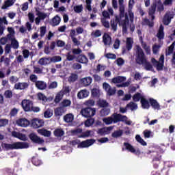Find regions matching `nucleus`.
I'll return each mask as SVG.
<instances>
[{
  "mask_svg": "<svg viewBox=\"0 0 175 175\" xmlns=\"http://www.w3.org/2000/svg\"><path fill=\"white\" fill-rule=\"evenodd\" d=\"M31 163L34 166H40L43 163L42 162V160L39 159V156L36 155L31 158Z\"/></svg>",
  "mask_w": 175,
  "mask_h": 175,
  "instance_id": "29",
  "label": "nucleus"
},
{
  "mask_svg": "<svg viewBox=\"0 0 175 175\" xmlns=\"http://www.w3.org/2000/svg\"><path fill=\"white\" fill-rule=\"evenodd\" d=\"M16 124L18 125V126H23L24 128H27V126L29 125L30 122L29 120L26 118H20L16 120Z\"/></svg>",
  "mask_w": 175,
  "mask_h": 175,
  "instance_id": "19",
  "label": "nucleus"
},
{
  "mask_svg": "<svg viewBox=\"0 0 175 175\" xmlns=\"http://www.w3.org/2000/svg\"><path fill=\"white\" fill-rule=\"evenodd\" d=\"M123 144H124L126 150L129 151V152H132L133 154H135V155H140V154H142V152H140V150L135 149V148L133 147V146H132V144H131L128 142H124Z\"/></svg>",
  "mask_w": 175,
  "mask_h": 175,
  "instance_id": "12",
  "label": "nucleus"
},
{
  "mask_svg": "<svg viewBox=\"0 0 175 175\" xmlns=\"http://www.w3.org/2000/svg\"><path fill=\"white\" fill-rule=\"evenodd\" d=\"M135 140L137 142V143H139L141 146H147V142H146V141H144V139H143V138H142V137L139 135L135 136Z\"/></svg>",
  "mask_w": 175,
  "mask_h": 175,
  "instance_id": "44",
  "label": "nucleus"
},
{
  "mask_svg": "<svg viewBox=\"0 0 175 175\" xmlns=\"http://www.w3.org/2000/svg\"><path fill=\"white\" fill-rule=\"evenodd\" d=\"M44 117L45 118H51V117H53V112H51L50 110H46L44 113Z\"/></svg>",
  "mask_w": 175,
  "mask_h": 175,
  "instance_id": "60",
  "label": "nucleus"
},
{
  "mask_svg": "<svg viewBox=\"0 0 175 175\" xmlns=\"http://www.w3.org/2000/svg\"><path fill=\"white\" fill-rule=\"evenodd\" d=\"M173 17H174V15L172 14V12H166L163 20L164 25H169L170 23L172 22V18H173Z\"/></svg>",
  "mask_w": 175,
  "mask_h": 175,
  "instance_id": "15",
  "label": "nucleus"
},
{
  "mask_svg": "<svg viewBox=\"0 0 175 175\" xmlns=\"http://www.w3.org/2000/svg\"><path fill=\"white\" fill-rule=\"evenodd\" d=\"M70 91H71L70 88H69V86H66L60 92L62 94H63V95H66V94H69V92H70Z\"/></svg>",
  "mask_w": 175,
  "mask_h": 175,
  "instance_id": "59",
  "label": "nucleus"
},
{
  "mask_svg": "<svg viewBox=\"0 0 175 175\" xmlns=\"http://www.w3.org/2000/svg\"><path fill=\"white\" fill-rule=\"evenodd\" d=\"M103 42L105 46L110 45L111 43V37L109 34H105L103 36Z\"/></svg>",
  "mask_w": 175,
  "mask_h": 175,
  "instance_id": "30",
  "label": "nucleus"
},
{
  "mask_svg": "<svg viewBox=\"0 0 175 175\" xmlns=\"http://www.w3.org/2000/svg\"><path fill=\"white\" fill-rule=\"evenodd\" d=\"M103 121L104 123H105V125H110L113 123L116 124L114 119V113H113L110 117L103 118Z\"/></svg>",
  "mask_w": 175,
  "mask_h": 175,
  "instance_id": "24",
  "label": "nucleus"
},
{
  "mask_svg": "<svg viewBox=\"0 0 175 175\" xmlns=\"http://www.w3.org/2000/svg\"><path fill=\"white\" fill-rule=\"evenodd\" d=\"M115 122H125L128 120L126 116L121 115V113H114Z\"/></svg>",
  "mask_w": 175,
  "mask_h": 175,
  "instance_id": "17",
  "label": "nucleus"
},
{
  "mask_svg": "<svg viewBox=\"0 0 175 175\" xmlns=\"http://www.w3.org/2000/svg\"><path fill=\"white\" fill-rule=\"evenodd\" d=\"M81 114L85 118H92L96 114V109L91 107L83 108L81 111Z\"/></svg>",
  "mask_w": 175,
  "mask_h": 175,
  "instance_id": "6",
  "label": "nucleus"
},
{
  "mask_svg": "<svg viewBox=\"0 0 175 175\" xmlns=\"http://www.w3.org/2000/svg\"><path fill=\"white\" fill-rule=\"evenodd\" d=\"M3 148H5L6 151L10 150H24L25 148H29V144L27 142H14L13 144H2Z\"/></svg>",
  "mask_w": 175,
  "mask_h": 175,
  "instance_id": "4",
  "label": "nucleus"
},
{
  "mask_svg": "<svg viewBox=\"0 0 175 175\" xmlns=\"http://www.w3.org/2000/svg\"><path fill=\"white\" fill-rule=\"evenodd\" d=\"M94 122H95V119L90 118V119H88L85 121V126H87V127L92 126V125H94Z\"/></svg>",
  "mask_w": 175,
  "mask_h": 175,
  "instance_id": "48",
  "label": "nucleus"
},
{
  "mask_svg": "<svg viewBox=\"0 0 175 175\" xmlns=\"http://www.w3.org/2000/svg\"><path fill=\"white\" fill-rule=\"evenodd\" d=\"M142 65H144L146 70H151V69H152V65H151V63L147 61V59L145 60L144 64H142Z\"/></svg>",
  "mask_w": 175,
  "mask_h": 175,
  "instance_id": "52",
  "label": "nucleus"
},
{
  "mask_svg": "<svg viewBox=\"0 0 175 175\" xmlns=\"http://www.w3.org/2000/svg\"><path fill=\"white\" fill-rule=\"evenodd\" d=\"M46 27L45 26H42L40 27V36H41V38H43V36H44V35H46Z\"/></svg>",
  "mask_w": 175,
  "mask_h": 175,
  "instance_id": "64",
  "label": "nucleus"
},
{
  "mask_svg": "<svg viewBox=\"0 0 175 175\" xmlns=\"http://www.w3.org/2000/svg\"><path fill=\"white\" fill-rule=\"evenodd\" d=\"M37 97L39 100H42V102L44 103L47 102L48 100L47 97L42 92L38 93Z\"/></svg>",
  "mask_w": 175,
  "mask_h": 175,
  "instance_id": "47",
  "label": "nucleus"
},
{
  "mask_svg": "<svg viewBox=\"0 0 175 175\" xmlns=\"http://www.w3.org/2000/svg\"><path fill=\"white\" fill-rule=\"evenodd\" d=\"M70 133L72 136H77V137H79V136L83 133V129L78 128L71 130Z\"/></svg>",
  "mask_w": 175,
  "mask_h": 175,
  "instance_id": "37",
  "label": "nucleus"
},
{
  "mask_svg": "<svg viewBox=\"0 0 175 175\" xmlns=\"http://www.w3.org/2000/svg\"><path fill=\"white\" fill-rule=\"evenodd\" d=\"M157 10L159 13H162L165 10V6L161 0L153 2L148 8V15L151 17L152 20H155V12Z\"/></svg>",
  "mask_w": 175,
  "mask_h": 175,
  "instance_id": "2",
  "label": "nucleus"
},
{
  "mask_svg": "<svg viewBox=\"0 0 175 175\" xmlns=\"http://www.w3.org/2000/svg\"><path fill=\"white\" fill-rule=\"evenodd\" d=\"M60 23L61 17H59L58 15H56L52 18L51 21L50 22V24L52 27H57V25H59Z\"/></svg>",
  "mask_w": 175,
  "mask_h": 175,
  "instance_id": "25",
  "label": "nucleus"
},
{
  "mask_svg": "<svg viewBox=\"0 0 175 175\" xmlns=\"http://www.w3.org/2000/svg\"><path fill=\"white\" fill-rule=\"evenodd\" d=\"M29 87V83L27 82H18L15 83L14 88L15 90H19L20 91H23L24 90H27Z\"/></svg>",
  "mask_w": 175,
  "mask_h": 175,
  "instance_id": "14",
  "label": "nucleus"
},
{
  "mask_svg": "<svg viewBox=\"0 0 175 175\" xmlns=\"http://www.w3.org/2000/svg\"><path fill=\"white\" fill-rule=\"evenodd\" d=\"M155 148L152 147L149 148L148 151L145 153V155H150V157H153L152 163L154 169H158L159 167V163H161V160L162 159V156L158 154Z\"/></svg>",
  "mask_w": 175,
  "mask_h": 175,
  "instance_id": "3",
  "label": "nucleus"
},
{
  "mask_svg": "<svg viewBox=\"0 0 175 175\" xmlns=\"http://www.w3.org/2000/svg\"><path fill=\"white\" fill-rule=\"evenodd\" d=\"M133 46V40L132 38H127L126 40V49L127 51H131L132 47Z\"/></svg>",
  "mask_w": 175,
  "mask_h": 175,
  "instance_id": "28",
  "label": "nucleus"
},
{
  "mask_svg": "<svg viewBox=\"0 0 175 175\" xmlns=\"http://www.w3.org/2000/svg\"><path fill=\"white\" fill-rule=\"evenodd\" d=\"M44 126V120L38 118H33L31 121V126L33 129H38V128H42Z\"/></svg>",
  "mask_w": 175,
  "mask_h": 175,
  "instance_id": "9",
  "label": "nucleus"
},
{
  "mask_svg": "<svg viewBox=\"0 0 175 175\" xmlns=\"http://www.w3.org/2000/svg\"><path fill=\"white\" fill-rule=\"evenodd\" d=\"M64 120L65 122L69 123L72 122L74 120L73 114L72 113H68L66 116H64Z\"/></svg>",
  "mask_w": 175,
  "mask_h": 175,
  "instance_id": "42",
  "label": "nucleus"
},
{
  "mask_svg": "<svg viewBox=\"0 0 175 175\" xmlns=\"http://www.w3.org/2000/svg\"><path fill=\"white\" fill-rule=\"evenodd\" d=\"M73 9L75 13H81L83 12V5H75Z\"/></svg>",
  "mask_w": 175,
  "mask_h": 175,
  "instance_id": "54",
  "label": "nucleus"
},
{
  "mask_svg": "<svg viewBox=\"0 0 175 175\" xmlns=\"http://www.w3.org/2000/svg\"><path fill=\"white\" fill-rule=\"evenodd\" d=\"M77 59L80 64H88V58L85 55H79Z\"/></svg>",
  "mask_w": 175,
  "mask_h": 175,
  "instance_id": "33",
  "label": "nucleus"
},
{
  "mask_svg": "<svg viewBox=\"0 0 175 175\" xmlns=\"http://www.w3.org/2000/svg\"><path fill=\"white\" fill-rule=\"evenodd\" d=\"M66 57L67 61H73V59H76V56L75 55H72L71 52L67 53Z\"/></svg>",
  "mask_w": 175,
  "mask_h": 175,
  "instance_id": "56",
  "label": "nucleus"
},
{
  "mask_svg": "<svg viewBox=\"0 0 175 175\" xmlns=\"http://www.w3.org/2000/svg\"><path fill=\"white\" fill-rule=\"evenodd\" d=\"M123 133H124V131H122V130H121V129H119V130L115 131L113 133H112L111 137L115 139H117L118 137H121V136H122Z\"/></svg>",
  "mask_w": 175,
  "mask_h": 175,
  "instance_id": "39",
  "label": "nucleus"
},
{
  "mask_svg": "<svg viewBox=\"0 0 175 175\" xmlns=\"http://www.w3.org/2000/svg\"><path fill=\"white\" fill-rule=\"evenodd\" d=\"M81 83L84 87H88V85L92 83V78H91V77L83 78L81 79Z\"/></svg>",
  "mask_w": 175,
  "mask_h": 175,
  "instance_id": "34",
  "label": "nucleus"
},
{
  "mask_svg": "<svg viewBox=\"0 0 175 175\" xmlns=\"http://www.w3.org/2000/svg\"><path fill=\"white\" fill-rule=\"evenodd\" d=\"M141 105H142V109H150V103H148V100L144 98V97L141 100Z\"/></svg>",
  "mask_w": 175,
  "mask_h": 175,
  "instance_id": "38",
  "label": "nucleus"
},
{
  "mask_svg": "<svg viewBox=\"0 0 175 175\" xmlns=\"http://www.w3.org/2000/svg\"><path fill=\"white\" fill-rule=\"evenodd\" d=\"M38 64L42 66L50 65L51 64V57H42L38 61Z\"/></svg>",
  "mask_w": 175,
  "mask_h": 175,
  "instance_id": "27",
  "label": "nucleus"
},
{
  "mask_svg": "<svg viewBox=\"0 0 175 175\" xmlns=\"http://www.w3.org/2000/svg\"><path fill=\"white\" fill-rule=\"evenodd\" d=\"M98 105L99 107H103V109L109 107V103L106 100H99L98 101Z\"/></svg>",
  "mask_w": 175,
  "mask_h": 175,
  "instance_id": "45",
  "label": "nucleus"
},
{
  "mask_svg": "<svg viewBox=\"0 0 175 175\" xmlns=\"http://www.w3.org/2000/svg\"><path fill=\"white\" fill-rule=\"evenodd\" d=\"M103 88L107 92V95H108V96H114L116 92H117V90L116 89V87L111 88L110 84L106 82L103 83Z\"/></svg>",
  "mask_w": 175,
  "mask_h": 175,
  "instance_id": "8",
  "label": "nucleus"
},
{
  "mask_svg": "<svg viewBox=\"0 0 175 175\" xmlns=\"http://www.w3.org/2000/svg\"><path fill=\"white\" fill-rule=\"evenodd\" d=\"M29 79H30V81H31L32 83H35V84H36V83H38V76H36L33 74L30 75Z\"/></svg>",
  "mask_w": 175,
  "mask_h": 175,
  "instance_id": "63",
  "label": "nucleus"
},
{
  "mask_svg": "<svg viewBox=\"0 0 175 175\" xmlns=\"http://www.w3.org/2000/svg\"><path fill=\"white\" fill-rule=\"evenodd\" d=\"M114 126H110L109 127H103L99 129L97 131L98 135L100 136H106V135H110L112 129H113Z\"/></svg>",
  "mask_w": 175,
  "mask_h": 175,
  "instance_id": "11",
  "label": "nucleus"
},
{
  "mask_svg": "<svg viewBox=\"0 0 175 175\" xmlns=\"http://www.w3.org/2000/svg\"><path fill=\"white\" fill-rule=\"evenodd\" d=\"M94 143H95V139H86L81 142L79 145V147H81V148H86L87 147L92 146Z\"/></svg>",
  "mask_w": 175,
  "mask_h": 175,
  "instance_id": "16",
  "label": "nucleus"
},
{
  "mask_svg": "<svg viewBox=\"0 0 175 175\" xmlns=\"http://www.w3.org/2000/svg\"><path fill=\"white\" fill-rule=\"evenodd\" d=\"M90 92L87 89L81 90L77 93L78 99H84L88 98Z\"/></svg>",
  "mask_w": 175,
  "mask_h": 175,
  "instance_id": "18",
  "label": "nucleus"
},
{
  "mask_svg": "<svg viewBox=\"0 0 175 175\" xmlns=\"http://www.w3.org/2000/svg\"><path fill=\"white\" fill-rule=\"evenodd\" d=\"M53 135L55 137H62L65 135V131L62 129H56L53 131Z\"/></svg>",
  "mask_w": 175,
  "mask_h": 175,
  "instance_id": "35",
  "label": "nucleus"
},
{
  "mask_svg": "<svg viewBox=\"0 0 175 175\" xmlns=\"http://www.w3.org/2000/svg\"><path fill=\"white\" fill-rule=\"evenodd\" d=\"M65 111H66V109L63 107L60 106L57 107L54 110L55 117H61V116H62Z\"/></svg>",
  "mask_w": 175,
  "mask_h": 175,
  "instance_id": "20",
  "label": "nucleus"
},
{
  "mask_svg": "<svg viewBox=\"0 0 175 175\" xmlns=\"http://www.w3.org/2000/svg\"><path fill=\"white\" fill-rule=\"evenodd\" d=\"M7 38L8 40H10L11 42V47H12V49H14V50H17V49H18L19 47L18 41H17V40H16V38L12 34H8Z\"/></svg>",
  "mask_w": 175,
  "mask_h": 175,
  "instance_id": "13",
  "label": "nucleus"
},
{
  "mask_svg": "<svg viewBox=\"0 0 175 175\" xmlns=\"http://www.w3.org/2000/svg\"><path fill=\"white\" fill-rule=\"evenodd\" d=\"M163 65L164 63L163 62H159L157 65H156V69L157 70L159 71V70H163Z\"/></svg>",
  "mask_w": 175,
  "mask_h": 175,
  "instance_id": "61",
  "label": "nucleus"
},
{
  "mask_svg": "<svg viewBox=\"0 0 175 175\" xmlns=\"http://www.w3.org/2000/svg\"><path fill=\"white\" fill-rule=\"evenodd\" d=\"M21 106L24 111H31V109L32 106H33V102H32L31 100L24 99L21 102Z\"/></svg>",
  "mask_w": 175,
  "mask_h": 175,
  "instance_id": "10",
  "label": "nucleus"
},
{
  "mask_svg": "<svg viewBox=\"0 0 175 175\" xmlns=\"http://www.w3.org/2000/svg\"><path fill=\"white\" fill-rule=\"evenodd\" d=\"M144 97L140 93L137 92L133 96V102H139V100L142 101Z\"/></svg>",
  "mask_w": 175,
  "mask_h": 175,
  "instance_id": "40",
  "label": "nucleus"
},
{
  "mask_svg": "<svg viewBox=\"0 0 175 175\" xmlns=\"http://www.w3.org/2000/svg\"><path fill=\"white\" fill-rule=\"evenodd\" d=\"M100 21H101V24L103 25V27H104L105 28H110V23L107 21H106V18H100Z\"/></svg>",
  "mask_w": 175,
  "mask_h": 175,
  "instance_id": "49",
  "label": "nucleus"
},
{
  "mask_svg": "<svg viewBox=\"0 0 175 175\" xmlns=\"http://www.w3.org/2000/svg\"><path fill=\"white\" fill-rule=\"evenodd\" d=\"M62 98H64V94L59 91L55 96L54 100L55 103H59L62 100Z\"/></svg>",
  "mask_w": 175,
  "mask_h": 175,
  "instance_id": "43",
  "label": "nucleus"
},
{
  "mask_svg": "<svg viewBox=\"0 0 175 175\" xmlns=\"http://www.w3.org/2000/svg\"><path fill=\"white\" fill-rule=\"evenodd\" d=\"M126 107H129L131 109V110H132V111H133V110H136L137 109V104L131 101L129 104L126 105Z\"/></svg>",
  "mask_w": 175,
  "mask_h": 175,
  "instance_id": "50",
  "label": "nucleus"
},
{
  "mask_svg": "<svg viewBox=\"0 0 175 175\" xmlns=\"http://www.w3.org/2000/svg\"><path fill=\"white\" fill-rule=\"evenodd\" d=\"M149 102L150 103V106H152L154 110H159L161 109V106L157 100L154 98H150Z\"/></svg>",
  "mask_w": 175,
  "mask_h": 175,
  "instance_id": "26",
  "label": "nucleus"
},
{
  "mask_svg": "<svg viewBox=\"0 0 175 175\" xmlns=\"http://www.w3.org/2000/svg\"><path fill=\"white\" fill-rule=\"evenodd\" d=\"M125 80H126V78L124 77H122V76H118L116 77H113L111 79L112 83H113V84H117L118 83H122L123 81H125Z\"/></svg>",
  "mask_w": 175,
  "mask_h": 175,
  "instance_id": "31",
  "label": "nucleus"
},
{
  "mask_svg": "<svg viewBox=\"0 0 175 175\" xmlns=\"http://www.w3.org/2000/svg\"><path fill=\"white\" fill-rule=\"evenodd\" d=\"M165 27L163 25H161L157 34V37L159 40H162V39L165 38V32L163 31Z\"/></svg>",
  "mask_w": 175,
  "mask_h": 175,
  "instance_id": "21",
  "label": "nucleus"
},
{
  "mask_svg": "<svg viewBox=\"0 0 175 175\" xmlns=\"http://www.w3.org/2000/svg\"><path fill=\"white\" fill-rule=\"evenodd\" d=\"M119 4V16H116L115 18L110 21L111 29L113 32H117L118 25H121V18L125 16V5H124V0H118Z\"/></svg>",
  "mask_w": 175,
  "mask_h": 175,
  "instance_id": "1",
  "label": "nucleus"
},
{
  "mask_svg": "<svg viewBox=\"0 0 175 175\" xmlns=\"http://www.w3.org/2000/svg\"><path fill=\"white\" fill-rule=\"evenodd\" d=\"M9 124V120L8 119H0V128L2 126H6Z\"/></svg>",
  "mask_w": 175,
  "mask_h": 175,
  "instance_id": "57",
  "label": "nucleus"
},
{
  "mask_svg": "<svg viewBox=\"0 0 175 175\" xmlns=\"http://www.w3.org/2000/svg\"><path fill=\"white\" fill-rule=\"evenodd\" d=\"M100 114L102 117H105L106 116H109L110 114V109L109 108H103L100 111Z\"/></svg>",
  "mask_w": 175,
  "mask_h": 175,
  "instance_id": "46",
  "label": "nucleus"
},
{
  "mask_svg": "<svg viewBox=\"0 0 175 175\" xmlns=\"http://www.w3.org/2000/svg\"><path fill=\"white\" fill-rule=\"evenodd\" d=\"M38 133L39 135H41L42 136H44V137H50L51 136V131L44 129H41L37 130Z\"/></svg>",
  "mask_w": 175,
  "mask_h": 175,
  "instance_id": "23",
  "label": "nucleus"
},
{
  "mask_svg": "<svg viewBox=\"0 0 175 175\" xmlns=\"http://www.w3.org/2000/svg\"><path fill=\"white\" fill-rule=\"evenodd\" d=\"M92 132V131L91 130H88L85 132L82 131V133L79 135H78V137L79 139H85L86 137H91V133Z\"/></svg>",
  "mask_w": 175,
  "mask_h": 175,
  "instance_id": "36",
  "label": "nucleus"
},
{
  "mask_svg": "<svg viewBox=\"0 0 175 175\" xmlns=\"http://www.w3.org/2000/svg\"><path fill=\"white\" fill-rule=\"evenodd\" d=\"M29 139H30L31 142L34 144H39L40 146H43L44 144V139L38 136L35 133H31L29 135Z\"/></svg>",
  "mask_w": 175,
  "mask_h": 175,
  "instance_id": "7",
  "label": "nucleus"
},
{
  "mask_svg": "<svg viewBox=\"0 0 175 175\" xmlns=\"http://www.w3.org/2000/svg\"><path fill=\"white\" fill-rule=\"evenodd\" d=\"M71 105L72 101L68 99H64L62 102L60 103V106L63 107V109H65V107H68V106H70Z\"/></svg>",
  "mask_w": 175,
  "mask_h": 175,
  "instance_id": "41",
  "label": "nucleus"
},
{
  "mask_svg": "<svg viewBox=\"0 0 175 175\" xmlns=\"http://www.w3.org/2000/svg\"><path fill=\"white\" fill-rule=\"evenodd\" d=\"M136 63L138 65H142V64H144V62L147 60V57H146V54H144V51L143 49L139 46H137V51H136Z\"/></svg>",
  "mask_w": 175,
  "mask_h": 175,
  "instance_id": "5",
  "label": "nucleus"
},
{
  "mask_svg": "<svg viewBox=\"0 0 175 175\" xmlns=\"http://www.w3.org/2000/svg\"><path fill=\"white\" fill-rule=\"evenodd\" d=\"M35 85L38 90H40L41 91H43V90H46V88H47V83L43 81H38L35 83Z\"/></svg>",
  "mask_w": 175,
  "mask_h": 175,
  "instance_id": "22",
  "label": "nucleus"
},
{
  "mask_svg": "<svg viewBox=\"0 0 175 175\" xmlns=\"http://www.w3.org/2000/svg\"><path fill=\"white\" fill-rule=\"evenodd\" d=\"M106 58H107L108 59H116V58H117V55H116V54H113V53H107L105 55Z\"/></svg>",
  "mask_w": 175,
  "mask_h": 175,
  "instance_id": "62",
  "label": "nucleus"
},
{
  "mask_svg": "<svg viewBox=\"0 0 175 175\" xmlns=\"http://www.w3.org/2000/svg\"><path fill=\"white\" fill-rule=\"evenodd\" d=\"M14 2L16 0H7L4 2V5L1 6V9L5 10L8 9V8H10V6H13L14 5Z\"/></svg>",
  "mask_w": 175,
  "mask_h": 175,
  "instance_id": "32",
  "label": "nucleus"
},
{
  "mask_svg": "<svg viewBox=\"0 0 175 175\" xmlns=\"http://www.w3.org/2000/svg\"><path fill=\"white\" fill-rule=\"evenodd\" d=\"M4 96L6 99H10L13 97V92L12 90H5L4 92Z\"/></svg>",
  "mask_w": 175,
  "mask_h": 175,
  "instance_id": "53",
  "label": "nucleus"
},
{
  "mask_svg": "<svg viewBox=\"0 0 175 175\" xmlns=\"http://www.w3.org/2000/svg\"><path fill=\"white\" fill-rule=\"evenodd\" d=\"M98 95H99V90L96 88H93L92 90V96L93 98H98Z\"/></svg>",
  "mask_w": 175,
  "mask_h": 175,
  "instance_id": "58",
  "label": "nucleus"
},
{
  "mask_svg": "<svg viewBox=\"0 0 175 175\" xmlns=\"http://www.w3.org/2000/svg\"><path fill=\"white\" fill-rule=\"evenodd\" d=\"M36 15L38 16L39 18H40L41 20H44V18L47 17V14L43 12H41L38 9L36 10Z\"/></svg>",
  "mask_w": 175,
  "mask_h": 175,
  "instance_id": "51",
  "label": "nucleus"
},
{
  "mask_svg": "<svg viewBox=\"0 0 175 175\" xmlns=\"http://www.w3.org/2000/svg\"><path fill=\"white\" fill-rule=\"evenodd\" d=\"M77 80V75L76 74L72 73L71 75L68 77L69 83H75Z\"/></svg>",
  "mask_w": 175,
  "mask_h": 175,
  "instance_id": "55",
  "label": "nucleus"
}]
</instances>
